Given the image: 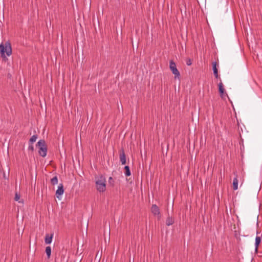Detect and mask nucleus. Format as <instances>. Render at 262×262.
<instances>
[{
  "mask_svg": "<svg viewBox=\"0 0 262 262\" xmlns=\"http://www.w3.org/2000/svg\"><path fill=\"white\" fill-rule=\"evenodd\" d=\"M95 184L97 191L100 192H103L106 190V179L102 174L96 176Z\"/></svg>",
  "mask_w": 262,
  "mask_h": 262,
  "instance_id": "f257e3e1",
  "label": "nucleus"
},
{
  "mask_svg": "<svg viewBox=\"0 0 262 262\" xmlns=\"http://www.w3.org/2000/svg\"><path fill=\"white\" fill-rule=\"evenodd\" d=\"M0 54L2 58H6V56H10L12 54V47L9 41H6L5 43H2L0 45Z\"/></svg>",
  "mask_w": 262,
  "mask_h": 262,
  "instance_id": "f03ea898",
  "label": "nucleus"
},
{
  "mask_svg": "<svg viewBox=\"0 0 262 262\" xmlns=\"http://www.w3.org/2000/svg\"><path fill=\"white\" fill-rule=\"evenodd\" d=\"M36 146L38 148V154L42 157H45L47 155L48 148L46 141L44 140H40L37 143Z\"/></svg>",
  "mask_w": 262,
  "mask_h": 262,
  "instance_id": "7ed1b4c3",
  "label": "nucleus"
},
{
  "mask_svg": "<svg viewBox=\"0 0 262 262\" xmlns=\"http://www.w3.org/2000/svg\"><path fill=\"white\" fill-rule=\"evenodd\" d=\"M169 68L173 74L174 75V78H179L180 77V73L177 68L176 64L173 60H170L169 62Z\"/></svg>",
  "mask_w": 262,
  "mask_h": 262,
  "instance_id": "20e7f679",
  "label": "nucleus"
},
{
  "mask_svg": "<svg viewBox=\"0 0 262 262\" xmlns=\"http://www.w3.org/2000/svg\"><path fill=\"white\" fill-rule=\"evenodd\" d=\"M151 212L155 215L158 216V220H160L161 215L159 207L156 204H152L151 207Z\"/></svg>",
  "mask_w": 262,
  "mask_h": 262,
  "instance_id": "39448f33",
  "label": "nucleus"
},
{
  "mask_svg": "<svg viewBox=\"0 0 262 262\" xmlns=\"http://www.w3.org/2000/svg\"><path fill=\"white\" fill-rule=\"evenodd\" d=\"M219 86V92L220 95L221 97L223 99H225L226 97H227L228 98V95L225 93V89L224 88L223 84L222 82H220L218 84Z\"/></svg>",
  "mask_w": 262,
  "mask_h": 262,
  "instance_id": "423d86ee",
  "label": "nucleus"
},
{
  "mask_svg": "<svg viewBox=\"0 0 262 262\" xmlns=\"http://www.w3.org/2000/svg\"><path fill=\"white\" fill-rule=\"evenodd\" d=\"M119 158L120 161L122 165H125L126 163V156L125 154L124 150L123 148H121L119 150Z\"/></svg>",
  "mask_w": 262,
  "mask_h": 262,
  "instance_id": "0eeeda50",
  "label": "nucleus"
},
{
  "mask_svg": "<svg viewBox=\"0 0 262 262\" xmlns=\"http://www.w3.org/2000/svg\"><path fill=\"white\" fill-rule=\"evenodd\" d=\"M64 192L63 185L62 184H60L58 187L57 190L56 191V195L58 199L63 194Z\"/></svg>",
  "mask_w": 262,
  "mask_h": 262,
  "instance_id": "6e6552de",
  "label": "nucleus"
},
{
  "mask_svg": "<svg viewBox=\"0 0 262 262\" xmlns=\"http://www.w3.org/2000/svg\"><path fill=\"white\" fill-rule=\"evenodd\" d=\"M53 237V234H47L45 236V242L46 244H50L51 243L52 238Z\"/></svg>",
  "mask_w": 262,
  "mask_h": 262,
  "instance_id": "1a4fd4ad",
  "label": "nucleus"
},
{
  "mask_svg": "<svg viewBox=\"0 0 262 262\" xmlns=\"http://www.w3.org/2000/svg\"><path fill=\"white\" fill-rule=\"evenodd\" d=\"M212 68H213V74L215 78H219V74H218V70L216 68V62H214L212 63Z\"/></svg>",
  "mask_w": 262,
  "mask_h": 262,
  "instance_id": "9d476101",
  "label": "nucleus"
},
{
  "mask_svg": "<svg viewBox=\"0 0 262 262\" xmlns=\"http://www.w3.org/2000/svg\"><path fill=\"white\" fill-rule=\"evenodd\" d=\"M174 223V219L172 216H168L167 217L166 220V224L167 226H169L172 225Z\"/></svg>",
  "mask_w": 262,
  "mask_h": 262,
  "instance_id": "9b49d317",
  "label": "nucleus"
},
{
  "mask_svg": "<svg viewBox=\"0 0 262 262\" xmlns=\"http://www.w3.org/2000/svg\"><path fill=\"white\" fill-rule=\"evenodd\" d=\"M238 181L237 178V175H236V177L233 179V189L234 190H236L238 188Z\"/></svg>",
  "mask_w": 262,
  "mask_h": 262,
  "instance_id": "f8f14e48",
  "label": "nucleus"
},
{
  "mask_svg": "<svg viewBox=\"0 0 262 262\" xmlns=\"http://www.w3.org/2000/svg\"><path fill=\"white\" fill-rule=\"evenodd\" d=\"M125 170V175L126 177H129L131 175V172L130 171V169L128 166H125L124 167Z\"/></svg>",
  "mask_w": 262,
  "mask_h": 262,
  "instance_id": "ddd939ff",
  "label": "nucleus"
},
{
  "mask_svg": "<svg viewBox=\"0 0 262 262\" xmlns=\"http://www.w3.org/2000/svg\"><path fill=\"white\" fill-rule=\"evenodd\" d=\"M46 253L47 255L48 258H49L51 254V248L50 246H48L46 248Z\"/></svg>",
  "mask_w": 262,
  "mask_h": 262,
  "instance_id": "4468645a",
  "label": "nucleus"
},
{
  "mask_svg": "<svg viewBox=\"0 0 262 262\" xmlns=\"http://www.w3.org/2000/svg\"><path fill=\"white\" fill-rule=\"evenodd\" d=\"M37 135H33L30 139L29 143H33V142H35L36 139H37Z\"/></svg>",
  "mask_w": 262,
  "mask_h": 262,
  "instance_id": "2eb2a0df",
  "label": "nucleus"
},
{
  "mask_svg": "<svg viewBox=\"0 0 262 262\" xmlns=\"http://www.w3.org/2000/svg\"><path fill=\"white\" fill-rule=\"evenodd\" d=\"M52 185H55L58 183V178L57 176H55L51 180Z\"/></svg>",
  "mask_w": 262,
  "mask_h": 262,
  "instance_id": "dca6fc26",
  "label": "nucleus"
},
{
  "mask_svg": "<svg viewBox=\"0 0 262 262\" xmlns=\"http://www.w3.org/2000/svg\"><path fill=\"white\" fill-rule=\"evenodd\" d=\"M261 242V238L259 236H256L255 238V246L258 247Z\"/></svg>",
  "mask_w": 262,
  "mask_h": 262,
  "instance_id": "f3484780",
  "label": "nucleus"
},
{
  "mask_svg": "<svg viewBox=\"0 0 262 262\" xmlns=\"http://www.w3.org/2000/svg\"><path fill=\"white\" fill-rule=\"evenodd\" d=\"M29 147H28V150L31 151L33 152L34 150V146L33 145V143H29Z\"/></svg>",
  "mask_w": 262,
  "mask_h": 262,
  "instance_id": "a211bd4d",
  "label": "nucleus"
},
{
  "mask_svg": "<svg viewBox=\"0 0 262 262\" xmlns=\"http://www.w3.org/2000/svg\"><path fill=\"white\" fill-rule=\"evenodd\" d=\"M186 63L187 66H191V64H192V62H191V60L190 58H187L186 59Z\"/></svg>",
  "mask_w": 262,
  "mask_h": 262,
  "instance_id": "6ab92c4d",
  "label": "nucleus"
},
{
  "mask_svg": "<svg viewBox=\"0 0 262 262\" xmlns=\"http://www.w3.org/2000/svg\"><path fill=\"white\" fill-rule=\"evenodd\" d=\"M20 199V195L18 193L16 192L15 194L14 200L15 201H18Z\"/></svg>",
  "mask_w": 262,
  "mask_h": 262,
  "instance_id": "aec40b11",
  "label": "nucleus"
},
{
  "mask_svg": "<svg viewBox=\"0 0 262 262\" xmlns=\"http://www.w3.org/2000/svg\"><path fill=\"white\" fill-rule=\"evenodd\" d=\"M108 183L110 185H111L112 186H114V181L112 177H110L109 179H108Z\"/></svg>",
  "mask_w": 262,
  "mask_h": 262,
  "instance_id": "412c9836",
  "label": "nucleus"
},
{
  "mask_svg": "<svg viewBox=\"0 0 262 262\" xmlns=\"http://www.w3.org/2000/svg\"><path fill=\"white\" fill-rule=\"evenodd\" d=\"M258 247H256V246H255V253H257V252H258Z\"/></svg>",
  "mask_w": 262,
  "mask_h": 262,
  "instance_id": "4be33fe9",
  "label": "nucleus"
}]
</instances>
